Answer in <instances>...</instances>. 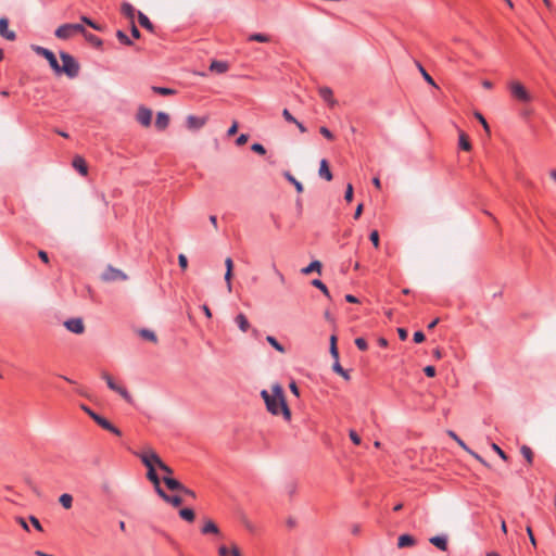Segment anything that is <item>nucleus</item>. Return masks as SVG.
Wrapping results in <instances>:
<instances>
[{
    "instance_id": "21",
    "label": "nucleus",
    "mask_w": 556,
    "mask_h": 556,
    "mask_svg": "<svg viewBox=\"0 0 556 556\" xmlns=\"http://www.w3.org/2000/svg\"><path fill=\"white\" fill-rule=\"evenodd\" d=\"M235 323L242 332H247L250 329V323L247 316L242 313L235 317Z\"/></svg>"
},
{
    "instance_id": "47",
    "label": "nucleus",
    "mask_w": 556,
    "mask_h": 556,
    "mask_svg": "<svg viewBox=\"0 0 556 556\" xmlns=\"http://www.w3.org/2000/svg\"><path fill=\"white\" fill-rule=\"evenodd\" d=\"M355 345L361 351H366L368 349L367 341L362 337L355 339Z\"/></svg>"
},
{
    "instance_id": "31",
    "label": "nucleus",
    "mask_w": 556,
    "mask_h": 556,
    "mask_svg": "<svg viewBox=\"0 0 556 556\" xmlns=\"http://www.w3.org/2000/svg\"><path fill=\"white\" fill-rule=\"evenodd\" d=\"M332 370L337 374H339L341 377H343L345 380H350V374L348 370H345L339 363V361H336L332 365Z\"/></svg>"
},
{
    "instance_id": "14",
    "label": "nucleus",
    "mask_w": 556,
    "mask_h": 556,
    "mask_svg": "<svg viewBox=\"0 0 556 556\" xmlns=\"http://www.w3.org/2000/svg\"><path fill=\"white\" fill-rule=\"evenodd\" d=\"M169 125V116L167 113L165 112H159L156 114V119H155V127L159 129V130H164L168 127Z\"/></svg>"
},
{
    "instance_id": "36",
    "label": "nucleus",
    "mask_w": 556,
    "mask_h": 556,
    "mask_svg": "<svg viewBox=\"0 0 556 556\" xmlns=\"http://www.w3.org/2000/svg\"><path fill=\"white\" fill-rule=\"evenodd\" d=\"M266 341L278 352L285 353V348L280 344L277 339L273 336H267Z\"/></svg>"
},
{
    "instance_id": "11",
    "label": "nucleus",
    "mask_w": 556,
    "mask_h": 556,
    "mask_svg": "<svg viewBox=\"0 0 556 556\" xmlns=\"http://www.w3.org/2000/svg\"><path fill=\"white\" fill-rule=\"evenodd\" d=\"M137 121L144 127L151 125L152 111L146 106H140L137 112Z\"/></svg>"
},
{
    "instance_id": "57",
    "label": "nucleus",
    "mask_w": 556,
    "mask_h": 556,
    "mask_svg": "<svg viewBox=\"0 0 556 556\" xmlns=\"http://www.w3.org/2000/svg\"><path fill=\"white\" fill-rule=\"evenodd\" d=\"M413 339H414V342L421 343L425 341L426 337L422 331H415Z\"/></svg>"
},
{
    "instance_id": "5",
    "label": "nucleus",
    "mask_w": 556,
    "mask_h": 556,
    "mask_svg": "<svg viewBox=\"0 0 556 556\" xmlns=\"http://www.w3.org/2000/svg\"><path fill=\"white\" fill-rule=\"evenodd\" d=\"M138 456L140 457L141 462L148 469L147 478L154 484V486H157L161 481L155 471V466H154L153 462H151V459H149V457H148V452L144 451V452L138 454Z\"/></svg>"
},
{
    "instance_id": "4",
    "label": "nucleus",
    "mask_w": 556,
    "mask_h": 556,
    "mask_svg": "<svg viewBox=\"0 0 556 556\" xmlns=\"http://www.w3.org/2000/svg\"><path fill=\"white\" fill-rule=\"evenodd\" d=\"M74 33H85V27L81 24H63L55 29L54 35L59 39L66 40L72 37Z\"/></svg>"
},
{
    "instance_id": "9",
    "label": "nucleus",
    "mask_w": 556,
    "mask_h": 556,
    "mask_svg": "<svg viewBox=\"0 0 556 556\" xmlns=\"http://www.w3.org/2000/svg\"><path fill=\"white\" fill-rule=\"evenodd\" d=\"M65 328L76 334H80L85 330V326L81 318H71L64 323Z\"/></svg>"
},
{
    "instance_id": "46",
    "label": "nucleus",
    "mask_w": 556,
    "mask_h": 556,
    "mask_svg": "<svg viewBox=\"0 0 556 556\" xmlns=\"http://www.w3.org/2000/svg\"><path fill=\"white\" fill-rule=\"evenodd\" d=\"M251 150L260 155H264L266 153V149L263 144L255 142L251 146Z\"/></svg>"
},
{
    "instance_id": "19",
    "label": "nucleus",
    "mask_w": 556,
    "mask_h": 556,
    "mask_svg": "<svg viewBox=\"0 0 556 556\" xmlns=\"http://www.w3.org/2000/svg\"><path fill=\"white\" fill-rule=\"evenodd\" d=\"M163 482L165 483V485L172 490V491H179L181 489H184V484H181L178 480L169 477V476H164L163 477Z\"/></svg>"
},
{
    "instance_id": "16",
    "label": "nucleus",
    "mask_w": 556,
    "mask_h": 556,
    "mask_svg": "<svg viewBox=\"0 0 556 556\" xmlns=\"http://www.w3.org/2000/svg\"><path fill=\"white\" fill-rule=\"evenodd\" d=\"M73 167L83 176L88 174V166L81 156H75L73 159Z\"/></svg>"
},
{
    "instance_id": "15",
    "label": "nucleus",
    "mask_w": 556,
    "mask_h": 556,
    "mask_svg": "<svg viewBox=\"0 0 556 556\" xmlns=\"http://www.w3.org/2000/svg\"><path fill=\"white\" fill-rule=\"evenodd\" d=\"M429 542L442 552H445L447 549V536L446 535L432 536L429 539Z\"/></svg>"
},
{
    "instance_id": "64",
    "label": "nucleus",
    "mask_w": 556,
    "mask_h": 556,
    "mask_svg": "<svg viewBox=\"0 0 556 556\" xmlns=\"http://www.w3.org/2000/svg\"><path fill=\"white\" fill-rule=\"evenodd\" d=\"M229 556H242L240 548L236 544L231 545Z\"/></svg>"
},
{
    "instance_id": "58",
    "label": "nucleus",
    "mask_w": 556,
    "mask_h": 556,
    "mask_svg": "<svg viewBox=\"0 0 556 556\" xmlns=\"http://www.w3.org/2000/svg\"><path fill=\"white\" fill-rule=\"evenodd\" d=\"M29 521L31 522V525L34 526V528L36 530H38V531L43 530L40 521L35 516H29Z\"/></svg>"
},
{
    "instance_id": "28",
    "label": "nucleus",
    "mask_w": 556,
    "mask_h": 556,
    "mask_svg": "<svg viewBox=\"0 0 556 556\" xmlns=\"http://www.w3.org/2000/svg\"><path fill=\"white\" fill-rule=\"evenodd\" d=\"M283 177L294 186L299 193L303 192V185L290 172H285Z\"/></svg>"
},
{
    "instance_id": "26",
    "label": "nucleus",
    "mask_w": 556,
    "mask_h": 556,
    "mask_svg": "<svg viewBox=\"0 0 556 556\" xmlns=\"http://www.w3.org/2000/svg\"><path fill=\"white\" fill-rule=\"evenodd\" d=\"M225 265H226L225 280L227 282L228 290L230 291L231 290L230 279L232 276V267H233L232 260L230 257H227L225 261Z\"/></svg>"
},
{
    "instance_id": "18",
    "label": "nucleus",
    "mask_w": 556,
    "mask_h": 556,
    "mask_svg": "<svg viewBox=\"0 0 556 556\" xmlns=\"http://www.w3.org/2000/svg\"><path fill=\"white\" fill-rule=\"evenodd\" d=\"M201 533L202 534H219V528L217 527V525L211 520V519H207L203 527L201 528Z\"/></svg>"
},
{
    "instance_id": "6",
    "label": "nucleus",
    "mask_w": 556,
    "mask_h": 556,
    "mask_svg": "<svg viewBox=\"0 0 556 556\" xmlns=\"http://www.w3.org/2000/svg\"><path fill=\"white\" fill-rule=\"evenodd\" d=\"M33 50L38 55L43 56L49 62V65L51 66L52 70H59V62L56 60V56L54 55V53L51 50L40 47V46H33Z\"/></svg>"
},
{
    "instance_id": "55",
    "label": "nucleus",
    "mask_w": 556,
    "mask_h": 556,
    "mask_svg": "<svg viewBox=\"0 0 556 556\" xmlns=\"http://www.w3.org/2000/svg\"><path fill=\"white\" fill-rule=\"evenodd\" d=\"M319 132L328 140L333 139V134L325 126L320 127Z\"/></svg>"
},
{
    "instance_id": "41",
    "label": "nucleus",
    "mask_w": 556,
    "mask_h": 556,
    "mask_svg": "<svg viewBox=\"0 0 556 556\" xmlns=\"http://www.w3.org/2000/svg\"><path fill=\"white\" fill-rule=\"evenodd\" d=\"M139 333L143 339L149 340L151 342H156V336L152 330L141 329Z\"/></svg>"
},
{
    "instance_id": "35",
    "label": "nucleus",
    "mask_w": 556,
    "mask_h": 556,
    "mask_svg": "<svg viewBox=\"0 0 556 556\" xmlns=\"http://www.w3.org/2000/svg\"><path fill=\"white\" fill-rule=\"evenodd\" d=\"M152 91L156 94H161V96H170V94H174L176 91L174 89H170V88H167V87H159V86H153L152 87Z\"/></svg>"
},
{
    "instance_id": "29",
    "label": "nucleus",
    "mask_w": 556,
    "mask_h": 556,
    "mask_svg": "<svg viewBox=\"0 0 556 556\" xmlns=\"http://www.w3.org/2000/svg\"><path fill=\"white\" fill-rule=\"evenodd\" d=\"M81 35H84V37L86 38V40L88 42H90L91 45L96 46V47H101L102 46V39L99 38L98 36L91 34V33H88L86 29H85V33H81Z\"/></svg>"
},
{
    "instance_id": "17",
    "label": "nucleus",
    "mask_w": 556,
    "mask_h": 556,
    "mask_svg": "<svg viewBox=\"0 0 556 556\" xmlns=\"http://www.w3.org/2000/svg\"><path fill=\"white\" fill-rule=\"evenodd\" d=\"M318 174L321 178L326 179L327 181H330L332 179V173L329 168L327 160L323 159L320 161Z\"/></svg>"
},
{
    "instance_id": "27",
    "label": "nucleus",
    "mask_w": 556,
    "mask_h": 556,
    "mask_svg": "<svg viewBox=\"0 0 556 556\" xmlns=\"http://www.w3.org/2000/svg\"><path fill=\"white\" fill-rule=\"evenodd\" d=\"M210 70L212 72H216L218 74H223L225 72H227L228 70V64L226 62H223V61H213L210 65Z\"/></svg>"
},
{
    "instance_id": "43",
    "label": "nucleus",
    "mask_w": 556,
    "mask_h": 556,
    "mask_svg": "<svg viewBox=\"0 0 556 556\" xmlns=\"http://www.w3.org/2000/svg\"><path fill=\"white\" fill-rule=\"evenodd\" d=\"M80 20L84 24L88 25L89 27L93 28L94 30H99V31L102 30V27L99 24H97L96 22H93L91 18H89L88 16L83 15L80 17Z\"/></svg>"
},
{
    "instance_id": "59",
    "label": "nucleus",
    "mask_w": 556,
    "mask_h": 556,
    "mask_svg": "<svg viewBox=\"0 0 556 556\" xmlns=\"http://www.w3.org/2000/svg\"><path fill=\"white\" fill-rule=\"evenodd\" d=\"M475 116H476V118H477V119L482 124L483 128H484L485 130H489L488 122H486V119L483 117V115H482L481 113H479V112H476V113H475Z\"/></svg>"
},
{
    "instance_id": "20",
    "label": "nucleus",
    "mask_w": 556,
    "mask_h": 556,
    "mask_svg": "<svg viewBox=\"0 0 556 556\" xmlns=\"http://www.w3.org/2000/svg\"><path fill=\"white\" fill-rule=\"evenodd\" d=\"M318 92L324 101L329 103L331 106L334 105L336 101L333 100L332 90L329 87H320Z\"/></svg>"
},
{
    "instance_id": "51",
    "label": "nucleus",
    "mask_w": 556,
    "mask_h": 556,
    "mask_svg": "<svg viewBox=\"0 0 556 556\" xmlns=\"http://www.w3.org/2000/svg\"><path fill=\"white\" fill-rule=\"evenodd\" d=\"M178 264H179L180 268L184 270L188 267V258L185 254L178 255Z\"/></svg>"
},
{
    "instance_id": "7",
    "label": "nucleus",
    "mask_w": 556,
    "mask_h": 556,
    "mask_svg": "<svg viewBox=\"0 0 556 556\" xmlns=\"http://www.w3.org/2000/svg\"><path fill=\"white\" fill-rule=\"evenodd\" d=\"M102 279L104 281H117V280L124 281L127 279V275L124 271H122L121 269L109 266L102 273Z\"/></svg>"
},
{
    "instance_id": "22",
    "label": "nucleus",
    "mask_w": 556,
    "mask_h": 556,
    "mask_svg": "<svg viewBox=\"0 0 556 556\" xmlns=\"http://www.w3.org/2000/svg\"><path fill=\"white\" fill-rule=\"evenodd\" d=\"M99 426L117 437L122 435V431L104 417L99 421Z\"/></svg>"
},
{
    "instance_id": "63",
    "label": "nucleus",
    "mask_w": 556,
    "mask_h": 556,
    "mask_svg": "<svg viewBox=\"0 0 556 556\" xmlns=\"http://www.w3.org/2000/svg\"><path fill=\"white\" fill-rule=\"evenodd\" d=\"M273 269H274V273L276 274V276L278 277L279 281L281 283H285L286 282V278L283 276V274L277 268V266L274 264L273 265Z\"/></svg>"
},
{
    "instance_id": "8",
    "label": "nucleus",
    "mask_w": 556,
    "mask_h": 556,
    "mask_svg": "<svg viewBox=\"0 0 556 556\" xmlns=\"http://www.w3.org/2000/svg\"><path fill=\"white\" fill-rule=\"evenodd\" d=\"M147 452L149 459L153 462L154 466H157L160 470L166 473V476H170L173 473V469L167 466L153 450H147Z\"/></svg>"
},
{
    "instance_id": "24",
    "label": "nucleus",
    "mask_w": 556,
    "mask_h": 556,
    "mask_svg": "<svg viewBox=\"0 0 556 556\" xmlns=\"http://www.w3.org/2000/svg\"><path fill=\"white\" fill-rule=\"evenodd\" d=\"M138 22L147 30H149L151 33L154 31V26L151 23L150 18L144 13H142L141 11H138Z\"/></svg>"
},
{
    "instance_id": "42",
    "label": "nucleus",
    "mask_w": 556,
    "mask_h": 556,
    "mask_svg": "<svg viewBox=\"0 0 556 556\" xmlns=\"http://www.w3.org/2000/svg\"><path fill=\"white\" fill-rule=\"evenodd\" d=\"M417 66H418L419 71H420V73H421V75H422L424 79H425L429 85H431V86H433V87H437V85H435V83H434L433 78H432V77L427 73V71L422 67V65H421L420 63H417Z\"/></svg>"
},
{
    "instance_id": "30",
    "label": "nucleus",
    "mask_w": 556,
    "mask_h": 556,
    "mask_svg": "<svg viewBox=\"0 0 556 556\" xmlns=\"http://www.w3.org/2000/svg\"><path fill=\"white\" fill-rule=\"evenodd\" d=\"M102 378L105 380L106 384H108V388L114 392H116L118 390V388L121 387L119 384H117L114 379L106 372V371H103L102 372Z\"/></svg>"
},
{
    "instance_id": "60",
    "label": "nucleus",
    "mask_w": 556,
    "mask_h": 556,
    "mask_svg": "<svg viewBox=\"0 0 556 556\" xmlns=\"http://www.w3.org/2000/svg\"><path fill=\"white\" fill-rule=\"evenodd\" d=\"M249 139V136L247 134H241L237 139H236V144L237 146H243L247 143Z\"/></svg>"
},
{
    "instance_id": "12",
    "label": "nucleus",
    "mask_w": 556,
    "mask_h": 556,
    "mask_svg": "<svg viewBox=\"0 0 556 556\" xmlns=\"http://www.w3.org/2000/svg\"><path fill=\"white\" fill-rule=\"evenodd\" d=\"M0 36L10 41L16 39V34L9 29V20L5 17L0 18Z\"/></svg>"
},
{
    "instance_id": "44",
    "label": "nucleus",
    "mask_w": 556,
    "mask_h": 556,
    "mask_svg": "<svg viewBox=\"0 0 556 556\" xmlns=\"http://www.w3.org/2000/svg\"><path fill=\"white\" fill-rule=\"evenodd\" d=\"M116 393H118L128 403H131V401H132L131 395H130V393L127 391V389L125 387L121 386L118 388V390L116 391Z\"/></svg>"
},
{
    "instance_id": "1",
    "label": "nucleus",
    "mask_w": 556,
    "mask_h": 556,
    "mask_svg": "<svg viewBox=\"0 0 556 556\" xmlns=\"http://www.w3.org/2000/svg\"><path fill=\"white\" fill-rule=\"evenodd\" d=\"M261 396L263 397L266 408L270 414H282L286 420H290L291 412L287 405L281 386L275 384L273 387L271 394L268 391L263 390L261 392Z\"/></svg>"
},
{
    "instance_id": "25",
    "label": "nucleus",
    "mask_w": 556,
    "mask_h": 556,
    "mask_svg": "<svg viewBox=\"0 0 556 556\" xmlns=\"http://www.w3.org/2000/svg\"><path fill=\"white\" fill-rule=\"evenodd\" d=\"M313 271H317L318 274H320V271H321V263L319 261H313L306 267L301 269V273L303 275H308V274H311Z\"/></svg>"
},
{
    "instance_id": "34",
    "label": "nucleus",
    "mask_w": 556,
    "mask_h": 556,
    "mask_svg": "<svg viewBox=\"0 0 556 556\" xmlns=\"http://www.w3.org/2000/svg\"><path fill=\"white\" fill-rule=\"evenodd\" d=\"M521 455L526 458L528 464H532L533 462V452L528 445H522L520 448Z\"/></svg>"
},
{
    "instance_id": "40",
    "label": "nucleus",
    "mask_w": 556,
    "mask_h": 556,
    "mask_svg": "<svg viewBox=\"0 0 556 556\" xmlns=\"http://www.w3.org/2000/svg\"><path fill=\"white\" fill-rule=\"evenodd\" d=\"M312 285L319 289L327 298H330V294H329V290L327 288V286L319 279H314L312 281Z\"/></svg>"
},
{
    "instance_id": "62",
    "label": "nucleus",
    "mask_w": 556,
    "mask_h": 556,
    "mask_svg": "<svg viewBox=\"0 0 556 556\" xmlns=\"http://www.w3.org/2000/svg\"><path fill=\"white\" fill-rule=\"evenodd\" d=\"M238 131V123L233 122L232 125L227 130V136L231 137L236 135Z\"/></svg>"
},
{
    "instance_id": "52",
    "label": "nucleus",
    "mask_w": 556,
    "mask_h": 556,
    "mask_svg": "<svg viewBox=\"0 0 556 556\" xmlns=\"http://www.w3.org/2000/svg\"><path fill=\"white\" fill-rule=\"evenodd\" d=\"M369 239L372 242V244L378 248L379 247V233L377 230H372L369 235Z\"/></svg>"
},
{
    "instance_id": "45",
    "label": "nucleus",
    "mask_w": 556,
    "mask_h": 556,
    "mask_svg": "<svg viewBox=\"0 0 556 556\" xmlns=\"http://www.w3.org/2000/svg\"><path fill=\"white\" fill-rule=\"evenodd\" d=\"M165 502L172 504L175 507H178L181 505V498L177 495H167V498H165Z\"/></svg>"
},
{
    "instance_id": "49",
    "label": "nucleus",
    "mask_w": 556,
    "mask_h": 556,
    "mask_svg": "<svg viewBox=\"0 0 556 556\" xmlns=\"http://www.w3.org/2000/svg\"><path fill=\"white\" fill-rule=\"evenodd\" d=\"M448 434H450V437H452L458 443L459 446H462L466 451H469V448L464 443V441L462 439H459V437L455 432L448 431Z\"/></svg>"
},
{
    "instance_id": "3",
    "label": "nucleus",
    "mask_w": 556,
    "mask_h": 556,
    "mask_svg": "<svg viewBox=\"0 0 556 556\" xmlns=\"http://www.w3.org/2000/svg\"><path fill=\"white\" fill-rule=\"evenodd\" d=\"M508 89L515 100L522 103H529L532 101L531 94L521 83L513 80L508 84Z\"/></svg>"
},
{
    "instance_id": "39",
    "label": "nucleus",
    "mask_w": 556,
    "mask_h": 556,
    "mask_svg": "<svg viewBox=\"0 0 556 556\" xmlns=\"http://www.w3.org/2000/svg\"><path fill=\"white\" fill-rule=\"evenodd\" d=\"M458 144L462 150L469 151L471 149V144L468 140V137L464 132H460L459 135Z\"/></svg>"
},
{
    "instance_id": "53",
    "label": "nucleus",
    "mask_w": 556,
    "mask_h": 556,
    "mask_svg": "<svg viewBox=\"0 0 556 556\" xmlns=\"http://www.w3.org/2000/svg\"><path fill=\"white\" fill-rule=\"evenodd\" d=\"M492 448L494 452H496V454L504 460L507 459V455L506 453L495 443L492 444Z\"/></svg>"
},
{
    "instance_id": "61",
    "label": "nucleus",
    "mask_w": 556,
    "mask_h": 556,
    "mask_svg": "<svg viewBox=\"0 0 556 556\" xmlns=\"http://www.w3.org/2000/svg\"><path fill=\"white\" fill-rule=\"evenodd\" d=\"M230 548H228L226 545H220L218 547V556H229Z\"/></svg>"
},
{
    "instance_id": "38",
    "label": "nucleus",
    "mask_w": 556,
    "mask_h": 556,
    "mask_svg": "<svg viewBox=\"0 0 556 556\" xmlns=\"http://www.w3.org/2000/svg\"><path fill=\"white\" fill-rule=\"evenodd\" d=\"M116 37L122 45H125V46L134 45L132 40L123 30H117Z\"/></svg>"
},
{
    "instance_id": "10",
    "label": "nucleus",
    "mask_w": 556,
    "mask_h": 556,
    "mask_svg": "<svg viewBox=\"0 0 556 556\" xmlns=\"http://www.w3.org/2000/svg\"><path fill=\"white\" fill-rule=\"evenodd\" d=\"M207 122V117L203 116H195V115H189L186 119L187 127L191 130H199L201 129Z\"/></svg>"
},
{
    "instance_id": "37",
    "label": "nucleus",
    "mask_w": 556,
    "mask_h": 556,
    "mask_svg": "<svg viewBox=\"0 0 556 556\" xmlns=\"http://www.w3.org/2000/svg\"><path fill=\"white\" fill-rule=\"evenodd\" d=\"M250 41L257 42H268L270 40L269 36L261 33L251 34L248 38Z\"/></svg>"
},
{
    "instance_id": "32",
    "label": "nucleus",
    "mask_w": 556,
    "mask_h": 556,
    "mask_svg": "<svg viewBox=\"0 0 556 556\" xmlns=\"http://www.w3.org/2000/svg\"><path fill=\"white\" fill-rule=\"evenodd\" d=\"M59 502L65 509H70L73 505V496L68 493H64L60 496Z\"/></svg>"
},
{
    "instance_id": "23",
    "label": "nucleus",
    "mask_w": 556,
    "mask_h": 556,
    "mask_svg": "<svg viewBox=\"0 0 556 556\" xmlns=\"http://www.w3.org/2000/svg\"><path fill=\"white\" fill-rule=\"evenodd\" d=\"M415 543H416V540L414 539V536H412L409 534H402L399 536V540H397V546L400 548L413 546V545H415Z\"/></svg>"
},
{
    "instance_id": "54",
    "label": "nucleus",
    "mask_w": 556,
    "mask_h": 556,
    "mask_svg": "<svg viewBox=\"0 0 556 556\" xmlns=\"http://www.w3.org/2000/svg\"><path fill=\"white\" fill-rule=\"evenodd\" d=\"M424 372H425V375H426L427 377L432 378V377H434V376H435L437 370H435V367H433V366L429 365V366H426V367L424 368Z\"/></svg>"
},
{
    "instance_id": "48",
    "label": "nucleus",
    "mask_w": 556,
    "mask_h": 556,
    "mask_svg": "<svg viewBox=\"0 0 556 556\" xmlns=\"http://www.w3.org/2000/svg\"><path fill=\"white\" fill-rule=\"evenodd\" d=\"M282 116L288 123H296V118L290 113L288 109H283Z\"/></svg>"
},
{
    "instance_id": "50",
    "label": "nucleus",
    "mask_w": 556,
    "mask_h": 556,
    "mask_svg": "<svg viewBox=\"0 0 556 556\" xmlns=\"http://www.w3.org/2000/svg\"><path fill=\"white\" fill-rule=\"evenodd\" d=\"M349 437H350L351 441H352L354 444H356V445H359V444H361L362 439H361V437L357 434V432H356V431H354V430H350Z\"/></svg>"
},
{
    "instance_id": "2",
    "label": "nucleus",
    "mask_w": 556,
    "mask_h": 556,
    "mask_svg": "<svg viewBox=\"0 0 556 556\" xmlns=\"http://www.w3.org/2000/svg\"><path fill=\"white\" fill-rule=\"evenodd\" d=\"M60 58L62 60V65L59 64V70H53L56 74L64 73L68 78H75L79 74V63L75 60L73 55L65 51L60 52Z\"/></svg>"
},
{
    "instance_id": "33",
    "label": "nucleus",
    "mask_w": 556,
    "mask_h": 556,
    "mask_svg": "<svg viewBox=\"0 0 556 556\" xmlns=\"http://www.w3.org/2000/svg\"><path fill=\"white\" fill-rule=\"evenodd\" d=\"M179 516L186 520V521H193L194 520V511L191 508H182L179 510Z\"/></svg>"
},
{
    "instance_id": "13",
    "label": "nucleus",
    "mask_w": 556,
    "mask_h": 556,
    "mask_svg": "<svg viewBox=\"0 0 556 556\" xmlns=\"http://www.w3.org/2000/svg\"><path fill=\"white\" fill-rule=\"evenodd\" d=\"M122 14L134 22L136 14L138 15V11L134 8L129 2H123L121 7Z\"/></svg>"
},
{
    "instance_id": "56",
    "label": "nucleus",
    "mask_w": 556,
    "mask_h": 556,
    "mask_svg": "<svg viewBox=\"0 0 556 556\" xmlns=\"http://www.w3.org/2000/svg\"><path fill=\"white\" fill-rule=\"evenodd\" d=\"M344 199L348 201V202H351L352 199H353V186L351 184H349L346 186V190H345V194H344Z\"/></svg>"
}]
</instances>
